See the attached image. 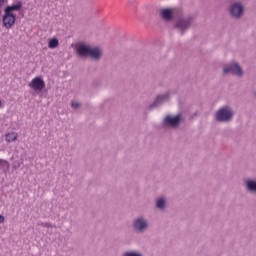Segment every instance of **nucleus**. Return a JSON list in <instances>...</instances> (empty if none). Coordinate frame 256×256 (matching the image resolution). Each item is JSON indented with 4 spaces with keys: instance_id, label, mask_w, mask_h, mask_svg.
<instances>
[{
    "instance_id": "obj_1",
    "label": "nucleus",
    "mask_w": 256,
    "mask_h": 256,
    "mask_svg": "<svg viewBox=\"0 0 256 256\" xmlns=\"http://www.w3.org/2000/svg\"><path fill=\"white\" fill-rule=\"evenodd\" d=\"M183 123H185V116H183V113L179 112L176 115H166L162 120L161 127L163 129H179Z\"/></svg>"
},
{
    "instance_id": "obj_2",
    "label": "nucleus",
    "mask_w": 256,
    "mask_h": 256,
    "mask_svg": "<svg viewBox=\"0 0 256 256\" xmlns=\"http://www.w3.org/2000/svg\"><path fill=\"white\" fill-rule=\"evenodd\" d=\"M233 117H235V111L231 106L226 105L217 110L214 119L218 123H231Z\"/></svg>"
},
{
    "instance_id": "obj_3",
    "label": "nucleus",
    "mask_w": 256,
    "mask_h": 256,
    "mask_svg": "<svg viewBox=\"0 0 256 256\" xmlns=\"http://www.w3.org/2000/svg\"><path fill=\"white\" fill-rule=\"evenodd\" d=\"M132 229L135 233L143 234L149 230V219L144 215H139L132 221Z\"/></svg>"
},
{
    "instance_id": "obj_4",
    "label": "nucleus",
    "mask_w": 256,
    "mask_h": 256,
    "mask_svg": "<svg viewBox=\"0 0 256 256\" xmlns=\"http://www.w3.org/2000/svg\"><path fill=\"white\" fill-rule=\"evenodd\" d=\"M193 23H195V18H193V16L179 18L175 23L174 28L177 29L181 35H184L185 31H189V29H191Z\"/></svg>"
},
{
    "instance_id": "obj_5",
    "label": "nucleus",
    "mask_w": 256,
    "mask_h": 256,
    "mask_svg": "<svg viewBox=\"0 0 256 256\" xmlns=\"http://www.w3.org/2000/svg\"><path fill=\"white\" fill-rule=\"evenodd\" d=\"M229 14L234 19H241L243 17V13L245 12V6L241 2H234L229 6Z\"/></svg>"
},
{
    "instance_id": "obj_6",
    "label": "nucleus",
    "mask_w": 256,
    "mask_h": 256,
    "mask_svg": "<svg viewBox=\"0 0 256 256\" xmlns=\"http://www.w3.org/2000/svg\"><path fill=\"white\" fill-rule=\"evenodd\" d=\"M28 87H30L36 95H39V93H43V90L46 87L45 80H43V77L37 76L31 80Z\"/></svg>"
},
{
    "instance_id": "obj_7",
    "label": "nucleus",
    "mask_w": 256,
    "mask_h": 256,
    "mask_svg": "<svg viewBox=\"0 0 256 256\" xmlns=\"http://www.w3.org/2000/svg\"><path fill=\"white\" fill-rule=\"evenodd\" d=\"M223 73L224 75H229V73H231L232 75H237V77H243V69H241V66L237 63H231L224 66Z\"/></svg>"
},
{
    "instance_id": "obj_8",
    "label": "nucleus",
    "mask_w": 256,
    "mask_h": 256,
    "mask_svg": "<svg viewBox=\"0 0 256 256\" xmlns=\"http://www.w3.org/2000/svg\"><path fill=\"white\" fill-rule=\"evenodd\" d=\"M15 21H17V16L14 13L4 11L2 23L5 29H12V27L15 25Z\"/></svg>"
},
{
    "instance_id": "obj_9",
    "label": "nucleus",
    "mask_w": 256,
    "mask_h": 256,
    "mask_svg": "<svg viewBox=\"0 0 256 256\" xmlns=\"http://www.w3.org/2000/svg\"><path fill=\"white\" fill-rule=\"evenodd\" d=\"M90 51H91V46L85 43H79L76 45V54L81 59H87V57H89Z\"/></svg>"
},
{
    "instance_id": "obj_10",
    "label": "nucleus",
    "mask_w": 256,
    "mask_h": 256,
    "mask_svg": "<svg viewBox=\"0 0 256 256\" xmlns=\"http://www.w3.org/2000/svg\"><path fill=\"white\" fill-rule=\"evenodd\" d=\"M169 101V93L158 95L155 101L150 105V109H156V107H160L163 103Z\"/></svg>"
},
{
    "instance_id": "obj_11",
    "label": "nucleus",
    "mask_w": 256,
    "mask_h": 256,
    "mask_svg": "<svg viewBox=\"0 0 256 256\" xmlns=\"http://www.w3.org/2000/svg\"><path fill=\"white\" fill-rule=\"evenodd\" d=\"M244 187L248 193L256 195V180L255 179H246L244 180Z\"/></svg>"
},
{
    "instance_id": "obj_12",
    "label": "nucleus",
    "mask_w": 256,
    "mask_h": 256,
    "mask_svg": "<svg viewBox=\"0 0 256 256\" xmlns=\"http://www.w3.org/2000/svg\"><path fill=\"white\" fill-rule=\"evenodd\" d=\"M89 57L94 59V61H99L101 57H103V51H101L99 47L90 48Z\"/></svg>"
},
{
    "instance_id": "obj_13",
    "label": "nucleus",
    "mask_w": 256,
    "mask_h": 256,
    "mask_svg": "<svg viewBox=\"0 0 256 256\" xmlns=\"http://www.w3.org/2000/svg\"><path fill=\"white\" fill-rule=\"evenodd\" d=\"M22 8L23 3L21 1H18L16 4L6 6L4 8V11H6L7 13H13V11H21Z\"/></svg>"
},
{
    "instance_id": "obj_14",
    "label": "nucleus",
    "mask_w": 256,
    "mask_h": 256,
    "mask_svg": "<svg viewBox=\"0 0 256 256\" xmlns=\"http://www.w3.org/2000/svg\"><path fill=\"white\" fill-rule=\"evenodd\" d=\"M160 15L162 19L165 21H172L173 20V11L169 8L162 9L160 11Z\"/></svg>"
},
{
    "instance_id": "obj_15",
    "label": "nucleus",
    "mask_w": 256,
    "mask_h": 256,
    "mask_svg": "<svg viewBox=\"0 0 256 256\" xmlns=\"http://www.w3.org/2000/svg\"><path fill=\"white\" fill-rule=\"evenodd\" d=\"M156 209H158V211H165V209H167V198L160 197L156 199Z\"/></svg>"
},
{
    "instance_id": "obj_16",
    "label": "nucleus",
    "mask_w": 256,
    "mask_h": 256,
    "mask_svg": "<svg viewBox=\"0 0 256 256\" xmlns=\"http://www.w3.org/2000/svg\"><path fill=\"white\" fill-rule=\"evenodd\" d=\"M18 134L17 132H11L5 135V139L7 143H13L14 141H17Z\"/></svg>"
},
{
    "instance_id": "obj_17",
    "label": "nucleus",
    "mask_w": 256,
    "mask_h": 256,
    "mask_svg": "<svg viewBox=\"0 0 256 256\" xmlns=\"http://www.w3.org/2000/svg\"><path fill=\"white\" fill-rule=\"evenodd\" d=\"M49 49H57L59 47V40L57 38H53L48 43Z\"/></svg>"
},
{
    "instance_id": "obj_18",
    "label": "nucleus",
    "mask_w": 256,
    "mask_h": 256,
    "mask_svg": "<svg viewBox=\"0 0 256 256\" xmlns=\"http://www.w3.org/2000/svg\"><path fill=\"white\" fill-rule=\"evenodd\" d=\"M122 256H143V254L139 251L128 250L122 254Z\"/></svg>"
},
{
    "instance_id": "obj_19",
    "label": "nucleus",
    "mask_w": 256,
    "mask_h": 256,
    "mask_svg": "<svg viewBox=\"0 0 256 256\" xmlns=\"http://www.w3.org/2000/svg\"><path fill=\"white\" fill-rule=\"evenodd\" d=\"M0 167L3 171H9V162L7 160L0 159Z\"/></svg>"
},
{
    "instance_id": "obj_20",
    "label": "nucleus",
    "mask_w": 256,
    "mask_h": 256,
    "mask_svg": "<svg viewBox=\"0 0 256 256\" xmlns=\"http://www.w3.org/2000/svg\"><path fill=\"white\" fill-rule=\"evenodd\" d=\"M71 107H72V109H81L82 104L79 103V102L72 101L71 102Z\"/></svg>"
},
{
    "instance_id": "obj_21",
    "label": "nucleus",
    "mask_w": 256,
    "mask_h": 256,
    "mask_svg": "<svg viewBox=\"0 0 256 256\" xmlns=\"http://www.w3.org/2000/svg\"><path fill=\"white\" fill-rule=\"evenodd\" d=\"M40 225L42 227H46L47 229H49V227H52L51 223H47V222H42Z\"/></svg>"
},
{
    "instance_id": "obj_22",
    "label": "nucleus",
    "mask_w": 256,
    "mask_h": 256,
    "mask_svg": "<svg viewBox=\"0 0 256 256\" xmlns=\"http://www.w3.org/2000/svg\"><path fill=\"white\" fill-rule=\"evenodd\" d=\"M5 3H7V0H0V13H1V10L3 9V5H5Z\"/></svg>"
},
{
    "instance_id": "obj_23",
    "label": "nucleus",
    "mask_w": 256,
    "mask_h": 256,
    "mask_svg": "<svg viewBox=\"0 0 256 256\" xmlns=\"http://www.w3.org/2000/svg\"><path fill=\"white\" fill-rule=\"evenodd\" d=\"M5 223V216L0 214V224Z\"/></svg>"
},
{
    "instance_id": "obj_24",
    "label": "nucleus",
    "mask_w": 256,
    "mask_h": 256,
    "mask_svg": "<svg viewBox=\"0 0 256 256\" xmlns=\"http://www.w3.org/2000/svg\"><path fill=\"white\" fill-rule=\"evenodd\" d=\"M0 107H1V100H0Z\"/></svg>"
}]
</instances>
